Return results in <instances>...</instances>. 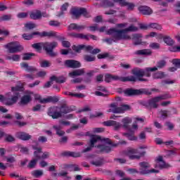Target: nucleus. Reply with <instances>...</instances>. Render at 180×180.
Returning a JSON list of instances; mask_svg holds the SVG:
<instances>
[{"instance_id":"nucleus-1","label":"nucleus","mask_w":180,"mask_h":180,"mask_svg":"<svg viewBox=\"0 0 180 180\" xmlns=\"http://www.w3.org/2000/svg\"><path fill=\"white\" fill-rule=\"evenodd\" d=\"M158 71L157 66L153 68H146L145 69H140L139 68H135L132 70L131 72L133 75L136 77L137 81L140 82H148V79L143 78V77H151L150 72H155Z\"/></svg>"},{"instance_id":"nucleus-2","label":"nucleus","mask_w":180,"mask_h":180,"mask_svg":"<svg viewBox=\"0 0 180 180\" xmlns=\"http://www.w3.org/2000/svg\"><path fill=\"white\" fill-rule=\"evenodd\" d=\"M98 141H103V143H108V144H112V141H110L108 138H101V136L98 135H91L90 136V141L89 142V147L84 149L82 153H88L94 148L95 146V144L98 143Z\"/></svg>"},{"instance_id":"nucleus-3","label":"nucleus","mask_w":180,"mask_h":180,"mask_svg":"<svg viewBox=\"0 0 180 180\" xmlns=\"http://www.w3.org/2000/svg\"><path fill=\"white\" fill-rule=\"evenodd\" d=\"M42 44L43 50L46 51V54L49 56V57H57V53L53 51L56 47L58 46V43H57V41L45 42Z\"/></svg>"},{"instance_id":"nucleus-4","label":"nucleus","mask_w":180,"mask_h":180,"mask_svg":"<svg viewBox=\"0 0 180 180\" xmlns=\"http://www.w3.org/2000/svg\"><path fill=\"white\" fill-rule=\"evenodd\" d=\"M139 30V27L134 26V25H131L127 28L124 30H118V39H123V40H131V37L127 34L129 32H137Z\"/></svg>"},{"instance_id":"nucleus-5","label":"nucleus","mask_w":180,"mask_h":180,"mask_svg":"<svg viewBox=\"0 0 180 180\" xmlns=\"http://www.w3.org/2000/svg\"><path fill=\"white\" fill-rule=\"evenodd\" d=\"M70 14L72 15L73 19H79L81 15H83L84 18H91V15L86 11V8L73 7L70 10Z\"/></svg>"},{"instance_id":"nucleus-6","label":"nucleus","mask_w":180,"mask_h":180,"mask_svg":"<svg viewBox=\"0 0 180 180\" xmlns=\"http://www.w3.org/2000/svg\"><path fill=\"white\" fill-rule=\"evenodd\" d=\"M124 94L127 95V96H136L139 95H151V91L148 89H128L124 91Z\"/></svg>"},{"instance_id":"nucleus-7","label":"nucleus","mask_w":180,"mask_h":180,"mask_svg":"<svg viewBox=\"0 0 180 180\" xmlns=\"http://www.w3.org/2000/svg\"><path fill=\"white\" fill-rule=\"evenodd\" d=\"M109 108H110L108 112L112 113H124L126 110H130L131 108L129 105H122L120 107H117V103H112L110 104Z\"/></svg>"},{"instance_id":"nucleus-8","label":"nucleus","mask_w":180,"mask_h":180,"mask_svg":"<svg viewBox=\"0 0 180 180\" xmlns=\"http://www.w3.org/2000/svg\"><path fill=\"white\" fill-rule=\"evenodd\" d=\"M119 30L117 28H110L107 31V34L111 36V39H105L104 41L108 44H112L113 41H119L123 40V38H119Z\"/></svg>"},{"instance_id":"nucleus-9","label":"nucleus","mask_w":180,"mask_h":180,"mask_svg":"<svg viewBox=\"0 0 180 180\" xmlns=\"http://www.w3.org/2000/svg\"><path fill=\"white\" fill-rule=\"evenodd\" d=\"M5 49H7L8 53L14 54L15 53H19L23 50V46L19 44L18 41L10 42L4 45Z\"/></svg>"},{"instance_id":"nucleus-10","label":"nucleus","mask_w":180,"mask_h":180,"mask_svg":"<svg viewBox=\"0 0 180 180\" xmlns=\"http://www.w3.org/2000/svg\"><path fill=\"white\" fill-rule=\"evenodd\" d=\"M139 154V149H134L133 148H129L126 151V155L129 157V160H140L141 156L146 154V152H142Z\"/></svg>"},{"instance_id":"nucleus-11","label":"nucleus","mask_w":180,"mask_h":180,"mask_svg":"<svg viewBox=\"0 0 180 180\" xmlns=\"http://www.w3.org/2000/svg\"><path fill=\"white\" fill-rule=\"evenodd\" d=\"M112 81H121L122 82H136L137 77L136 76L119 77L117 75H111Z\"/></svg>"},{"instance_id":"nucleus-12","label":"nucleus","mask_w":180,"mask_h":180,"mask_svg":"<svg viewBox=\"0 0 180 180\" xmlns=\"http://www.w3.org/2000/svg\"><path fill=\"white\" fill-rule=\"evenodd\" d=\"M19 90L18 87H12L11 91L12 92H14V95L12 96L11 98H9L7 102L6 103V105H8V106H11L12 105H15L16 102L19 100V96H20V93H19L18 91Z\"/></svg>"},{"instance_id":"nucleus-13","label":"nucleus","mask_w":180,"mask_h":180,"mask_svg":"<svg viewBox=\"0 0 180 180\" xmlns=\"http://www.w3.org/2000/svg\"><path fill=\"white\" fill-rule=\"evenodd\" d=\"M60 107L58 106L50 107L47 111L48 116H50L52 119H59V117H63L61 112L58 111Z\"/></svg>"},{"instance_id":"nucleus-14","label":"nucleus","mask_w":180,"mask_h":180,"mask_svg":"<svg viewBox=\"0 0 180 180\" xmlns=\"http://www.w3.org/2000/svg\"><path fill=\"white\" fill-rule=\"evenodd\" d=\"M32 95H33L32 91H26L25 94L21 97L19 105L20 106H26V105H29V103L32 102Z\"/></svg>"},{"instance_id":"nucleus-15","label":"nucleus","mask_w":180,"mask_h":180,"mask_svg":"<svg viewBox=\"0 0 180 180\" xmlns=\"http://www.w3.org/2000/svg\"><path fill=\"white\" fill-rule=\"evenodd\" d=\"M35 99L39 101L40 103H57L59 101V98L57 96H49L46 98H41V96H38Z\"/></svg>"},{"instance_id":"nucleus-16","label":"nucleus","mask_w":180,"mask_h":180,"mask_svg":"<svg viewBox=\"0 0 180 180\" xmlns=\"http://www.w3.org/2000/svg\"><path fill=\"white\" fill-rule=\"evenodd\" d=\"M158 102H160V101L156 96L150 99L148 102L143 103V106H146V108L148 109H157V108H158V104H157Z\"/></svg>"},{"instance_id":"nucleus-17","label":"nucleus","mask_w":180,"mask_h":180,"mask_svg":"<svg viewBox=\"0 0 180 180\" xmlns=\"http://www.w3.org/2000/svg\"><path fill=\"white\" fill-rule=\"evenodd\" d=\"M72 49L74 50V51H76V53H81V50H85L86 51H91V50H94V47L92 46H86L84 44L78 46L73 45Z\"/></svg>"},{"instance_id":"nucleus-18","label":"nucleus","mask_w":180,"mask_h":180,"mask_svg":"<svg viewBox=\"0 0 180 180\" xmlns=\"http://www.w3.org/2000/svg\"><path fill=\"white\" fill-rule=\"evenodd\" d=\"M109 144V146H106V145H98L96 147L97 148H98V150H100V151L101 153H110L112 151V147H117V144H114L112 143L111 141V144L110 143H108Z\"/></svg>"},{"instance_id":"nucleus-19","label":"nucleus","mask_w":180,"mask_h":180,"mask_svg":"<svg viewBox=\"0 0 180 180\" xmlns=\"http://www.w3.org/2000/svg\"><path fill=\"white\" fill-rule=\"evenodd\" d=\"M15 137L23 141H28L32 139V136L25 131H19L15 134Z\"/></svg>"},{"instance_id":"nucleus-20","label":"nucleus","mask_w":180,"mask_h":180,"mask_svg":"<svg viewBox=\"0 0 180 180\" xmlns=\"http://www.w3.org/2000/svg\"><path fill=\"white\" fill-rule=\"evenodd\" d=\"M65 64L69 67V68H79L81 67V63L75 60H67Z\"/></svg>"},{"instance_id":"nucleus-21","label":"nucleus","mask_w":180,"mask_h":180,"mask_svg":"<svg viewBox=\"0 0 180 180\" xmlns=\"http://www.w3.org/2000/svg\"><path fill=\"white\" fill-rule=\"evenodd\" d=\"M143 37V35L141 34H132L131 39L134 40V46H139L140 44H146V42L141 41V38Z\"/></svg>"},{"instance_id":"nucleus-22","label":"nucleus","mask_w":180,"mask_h":180,"mask_svg":"<svg viewBox=\"0 0 180 180\" xmlns=\"http://www.w3.org/2000/svg\"><path fill=\"white\" fill-rule=\"evenodd\" d=\"M33 150H35L34 152V159L37 160L39 161V160H41V155L43 154V150L41 148H37V146H32Z\"/></svg>"},{"instance_id":"nucleus-23","label":"nucleus","mask_w":180,"mask_h":180,"mask_svg":"<svg viewBox=\"0 0 180 180\" xmlns=\"http://www.w3.org/2000/svg\"><path fill=\"white\" fill-rule=\"evenodd\" d=\"M138 9L142 15H151L153 13V10L148 6H141Z\"/></svg>"},{"instance_id":"nucleus-24","label":"nucleus","mask_w":180,"mask_h":180,"mask_svg":"<svg viewBox=\"0 0 180 180\" xmlns=\"http://www.w3.org/2000/svg\"><path fill=\"white\" fill-rule=\"evenodd\" d=\"M20 65L21 68H24L27 72H36L37 71V69L35 67L29 65L27 63L23 62Z\"/></svg>"},{"instance_id":"nucleus-25","label":"nucleus","mask_w":180,"mask_h":180,"mask_svg":"<svg viewBox=\"0 0 180 180\" xmlns=\"http://www.w3.org/2000/svg\"><path fill=\"white\" fill-rule=\"evenodd\" d=\"M64 157H72L73 158H78L81 157V153L79 152H71L65 151L62 153Z\"/></svg>"},{"instance_id":"nucleus-26","label":"nucleus","mask_w":180,"mask_h":180,"mask_svg":"<svg viewBox=\"0 0 180 180\" xmlns=\"http://www.w3.org/2000/svg\"><path fill=\"white\" fill-rule=\"evenodd\" d=\"M71 108H70V107H68V105H67V104L63 103L60 105V107H59L58 109V112L60 113V115H63V114H67V113H70V112H71Z\"/></svg>"},{"instance_id":"nucleus-27","label":"nucleus","mask_w":180,"mask_h":180,"mask_svg":"<svg viewBox=\"0 0 180 180\" xmlns=\"http://www.w3.org/2000/svg\"><path fill=\"white\" fill-rule=\"evenodd\" d=\"M84 74H85V69H78L70 72L69 73V77H79L81 75H84Z\"/></svg>"},{"instance_id":"nucleus-28","label":"nucleus","mask_w":180,"mask_h":180,"mask_svg":"<svg viewBox=\"0 0 180 180\" xmlns=\"http://www.w3.org/2000/svg\"><path fill=\"white\" fill-rule=\"evenodd\" d=\"M153 52L150 49L138 50L134 52L135 56H151Z\"/></svg>"},{"instance_id":"nucleus-29","label":"nucleus","mask_w":180,"mask_h":180,"mask_svg":"<svg viewBox=\"0 0 180 180\" xmlns=\"http://www.w3.org/2000/svg\"><path fill=\"white\" fill-rule=\"evenodd\" d=\"M30 18L34 20H37L41 18V11L37 10L35 11L31 12Z\"/></svg>"},{"instance_id":"nucleus-30","label":"nucleus","mask_w":180,"mask_h":180,"mask_svg":"<svg viewBox=\"0 0 180 180\" xmlns=\"http://www.w3.org/2000/svg\"><path fill=\"white\" fill-rule=\"evenodd\" d=\"M37 36H40V37H57V32L53 31L49 32H43L42 33L39 32V34H37Z\"/></svg>"},{"instance_id":"nucleus-31","label":"nucleus","mask_w":180,"mask_h":180,"mask_svg":"<svg viewBox=\"0 0 180 180\" xmlns=\"http://www.w3.org/2000/svg\"><path fill=\"white\" fill-rule=\"evenodd\" d=\"M50 79L51 81H56L58 84H64L67 81V79L63 76L57 77L53 75L51 77Z\"/></svg>"},{"instance_id":"nucleus-32","label":"nucleus","mask_w":180,"mask_h":180,"mask_svg":"<svg viewBox=\"0 0 180 180\" xmlns=\"http://www.w3.org/2000/svg\"><path fill=\"white\" fill-rule=\"evenodd\" d=\"M167 77V74L165 72L160 71L153 74V79H162V78H165Z\"/></svg>"},{"instance_id":"nucleus-33","label":"nucleus","mask_w":180,"mask_h":180,"mask_svg":"<svg viewBox=\"0 0 180 180\" xmlns=\"http://www.w3.org/2000/svg\"><path fill=\"white\" fill-rule=\"evenodd\" d=\"M171 165L165 163L163 160L162 162H156L155 165V168H158L159 169H164V168H169Z\"/></svg>"},{"instance_id":"nucleus-34","label":"nucleus","mask_w":180,"mask_h":180,"mask_svg":"<svg viewBox=\"0 0 180 180\" xmlns=\"http://www.w3.org/2000/svg\"><path fill=\"white\" fill-rule=\"evenodd\" d=\"M64 95H68V96H74L75 98H78L79 99L85 98V95L81 93L77 94V93H72L70 91H65Z\"/></svg>"},{"instance_id":"nucleus-35","label":"nucleus","mask_w":180,"mask_h":180,"mask_svg":"<svg viewBox=\"0 0 180 180\" xmlns=\"http://www.w3.org/2000/svg\"><path fill=\"white\" fill-rule=\"evenodd\" d=\"M139 166L141 167L140 172H142V171H148V168L151 167V165H150V163H148V162H139Z\"/></svg>"},{"instance_id":"nucleus-36","label":"nucleus","mask_w":180,"mask_h":180,"mask_svg":"<svg viewBox=\"0 0 180 180\" xmlns=\"http://www.w3.org/2000/svg\"><path fill=\"white\" fill-rule=\"evenodd\" d=\"M37 34H40V32H34L31 34H23L22 39H24V40H32V38L34 37V36H37Z\"/></svg>"},{"instance_id":"nucleus-37","label":"nucleus","mask_w":180,"mask_h":180,"mask_svg":"<svg viewBox=\"0 0 180 180\" xmlns=\"http://www.w3.org/2000/svg\"><path fill=\"white\" fill-rule=\"evenodd\" d=\"M83 58L86 63H92V61H95L96 60V57H95V56L89 54L84 55Z\"/></svg>"},{"instance_id":"nucleus-38","label":"nucleus","mask_w":180,"mask_h":180,"mask_svg":"<svg viewBox=\"0 0 180 180\" xmlns=\"http://www.w3.org/2000/svg\"><path fill=\"white\" fill-rule=\"evenodd\" d=\"M123 135L126 136V137L127 138L128 140H131V141L137 140V137H136L134 136V131H131L130 129H129V133L123 134Z\"/></svg>"},{"instance_id":"nucleus-39","label":"nucleus","mask_w":180,"mask_h":180,"mask_svg":"<svg viewBox=\"0 0 180 180\" xmlns=\"http://www.w3.org/2000/svg\"><path fill=\"white\" fill-rule=\"evenodd\" d=\"M122 122L123 123L122 127H124V129H127V130H130V128L129 127V124L131 123V120L129 117H125L122 119Z\"/></svg>"},{"instance_id":"nucleus-40","label":"nucleus","mask_w":180,"mask_h":180,"mask_svg":"<svg viewBox=\"0 0 180 180\" xmlns=\"http://www.w3.org/2000/svg\"><path fill=\"white\" fill-rule=\"evenodd\" d=\"M101 5L103 6V8L115 6V4H113V2L110 1V0H102Z\"/></svg>"},{"instance_id":"nucleus-41","label":"nucleus","mask_w":180,"mask_h":180,"mask_svg":"<svg viewBox=\"0 0 180 180\" xmlns=\"http://www.w3.org/2000/svg\"><path fill=\"white\" fill-rule=\"evenodd\" d=\"M163 41L167 44V46H174L175 41H174L173 39L169 36H165Z\"/></svg>"},{"instance_id":"nucleus-42","label":"nucleus","mask_w":180,"mask_h":180,"mask_svg":"<svg viewBox=\"0 0 180 180\" xmlns=\"http://www.w3.org/2000/svg\"><path fill=\"white\" fill-rule=\"evenodd\" d=\"M165 65H167V61L165 60H160L157 62L156 68H158V70H161L164 68Z\"/></svg>"},{"instance_id":"nucleus-43","label":"nucleus","mask_w":180,"mask_h":180,"mask_svg":"<svg viewBox=\"0 0 180 180\" xmlns=\"http://www.w3.org/2000/svg\"><path fill=\"white\" fill-rule=\"evenodd\" d=\"M39 64L41 68H47L51 65V63L50 61L44 60H40Z\"/></svg>"},{"instance_id":"nucleus-44","label":"nucleus","mask_w":180,"mask_h":180,"mask_svg":"<svg viewBox=\"0 0 180 180\" xmlns=\"http://www.w3.org/2000/svg\"><path fill=\"white\" fill-rule=\"evenodd\" d=\"M158 172H160L159 170L155 169H152L150 170H143L142 172H139V174L141 175H146L147 174H153V173H155V174H158Z\"/></svg>"},{"instance_id":"nucleus-45","label":"nucleus","mask_w":180,"mask_h":180,"mask_svg":"<svg viewBox=\"0 0 180 180\" xmlns=\"http://www.w3.org/2000/svg\"><path fill=\"white\" fill-rule=\"evenodd\" d=\"M122 6H127V10L128 11H133L134 9V4L133 3H129L127 1H123L122 3Z\"/></svg>"},{"instance_id":"nucleus-46","label":"nucleus","mask_w":180,"mask_h":180,"mask_svg":"<svg viewBox=\"0 0 180 180\" xmlns=\"http://www.w3.org/2000/svg\"><path fill=\"white\" fill-rule=\"evenodd\" d=\"M36 54L34 53H26L23 54L22 60L24 61L28 60H32V57H34Z\"/></svg>"},{"instance_id":"nucleus-47","label":"nucleus","mask_w":180,"mask_h":180,"mask_svg":"<svg viewBox=\"0 0 180 180\" xmlns=\"http://www.w3.org/2000/svg\"><path fill=\"white\" fill-rule=\"evenodd\" d=\"M37 161H38L37 159H34V158L31 160L27 165V168H29L30 169H32V168H35L36 165H37Z\"/></svg>"},{"instance_id":"nucleus-48","label":"nucleus","mask_w":180,"mask_h":180,"mask_svg":"<svg viewBox=\"0 0 180 180\" xmlns=\"http://www.w3.org/2000/svg\"><path fill=\"white\" fill-rule=\"evenodd\" d=\"M70 4L68 3H65L62 6H61V11L57 15V16H63L64 15V11H67L68 6Z\"/></svg>"},{"instance_id":"nucleus-49","label":"nucleus","mask_w":180,"mask_h":180,"mask_svg":"<svg viewBox=\"0 0 180 180\" xmlns=\"http://www.w3.org/2000/svg\"><path fill=\"white\" fill-rule=\"evenodd\" d=\"M32 175L34 176L35 178H39V176H41L43 175V171L42 170H34L32 172Z\"/></svg>"},{"instance_id":"nucleus-50","label":"nucleus","mask_w":180,"mask_h":180,"mask_svg":"<svg viewBox=\"0 0 180 180\" xmlns=\"http://www.w3.org/2000/svg\"><path fill=\"white\" fill-rule=\"evenodd\" d=\"M149 47L150 49H153V50H158L160 49L161 45H160V44L157 42H152L150 44Z\"/></svg>"},{"instance_id":"nucleus-51","label":"nucleus","mask_w":180,"mask_h":180,"mask_svg":"<svg viewBox=\"0 0 180 180\" xmlns=\"http://www.w3.org/2000/svg\"><path fill=\"white\" fill-rule=\"evenodd\" d=\"M49 26H53L54 27H60L61 22L58 20H50L49 22Z\"/></svg>"},{"instance_id":"nucleus-52","label":"nucleus","mask_w":180,"mask_h":180,"mask_svg":"<svg viewBox=\"0 0 180 180\" xmlns=\"http://www.w3.org/2000/svg\"><path fill=\"white\" fill-rule=\"evenodd\" d=\"M149 27H150L151 29H155L156 30H161L162 29V27L157 23L149 24Z\"/></svg>"},{"instance_id":"nucleus-53","label":"nucleus","mask_w":180,"mask_h":180,"mask_svg":"<svg viewBox=\"0 0 180 180\" xmlns=\"http://www.w3.org/2000/svg\"><path fill=\"white\" fill-rule=\"evenodd\" d=\"M70 171H81V168L78 165H70L68 166Z\"/></svg>"},{"instance_id":"nucleus-54","label":"nucleus","mask_w":180,"mask_h":180,"mask_svg":"<svg viewBox=\"0 0 180 180\" xmlns=\"http://www.w3.org/2000/svg\"><path fill=\"white\" fill-rule=\"evenodd\" d=\"M43 44H44V43L42 42V43H36V44H33L32 45V47L33 48V49H35V50H41V47L43 48Z\"/></svg>"},{"instance_id":"nucleus-55","label":"nucleus","mask_w":180,"mask_h":180,"mask_svg":"<svg viewBox=\"0 0 180 180\" xmlns=\"http://www.w3.org/2000/svg\"><path fill=\"white\" fill-rule=\"evenodd\" d=\"M12 15H4L0 17V22H4L5 20H11Z\"/></svg>"},{"instance_id":"nucleus-56","label":"nucleus","mask_w":180,"mask_h":180,"mask_svg":"<svg viewBox=\"0 0 180 180\" xmlns=\"http://www.w3.org/2000/svg\"><path fill=\"white\" fill-rule=\"evenodd\" d=\"M158 98V101H159V102H160V101H164L165 99H169V98H171V96L168 95V94H164L160 96H156Z\"/></svg>"},{"instance_id":"nucleus-57","label":"nucleus","mask_w":180,"mask_h":180,"mask_svg":"<svg viewBox=\"0 0 180 180\" xmlns=\"http://www.w3.org/2000/svg\"><path fill=\"white\" fill-rule=\"evenodd\" d=\"M14 123L18 127H23L26 126V124H27V122H20L19 120L14 121Z\"/></svg>"},{"instance_id":"nucleus-58","label":"nucleus","mask_w":180,"mask_h":180,"mask_svg":"<svg viewBox=\"0 0 180 180\" xmlns=\"http://www.w3.org/2000/svg\"><path fill=\"white\" fill-rule=\"evenodd\" d=\"M169 51H172V53H176L180 51V46H170L169 48Z\"/></svg>"},{"instance_id":"nucleus-59","label":"nucleus","mask_w":180,"mask_h":180,"mask_svg":"<svg viewBox=\"0 0 180 180\" xmlns=\"http://www.w3.org/2000/svg\"><path fill=\"white\" fill-rule=\"evenodd\" d=\"M172 63L175 65V67H176V68H180V59H173Z\"/></svg>"},{"instance_id":"nucleus-60","label":"nucleus","mask_w":180,"mask_h":180,"mask_svg":"<svg viewBox=\"0 0 180 180\" xmlns=\"http://www.w3.org/2000/svg\"><path fill=\"white\" fill-rule=\"evenodd\" d=\"M115 123H116V121L108 120V121L104 122L103 124H104V126L110 127V126H113Z\"/></svg>"},{"instance_id":"nucleus-61","label":"nucleus","mask_w":180,"mask_h":180,"mask_svg":"<svg viewBox=\"0 0 180 180\" xmlns=\"http://www.w3.org/2000/svg\"><path fill=\"white\" fill-rule=\"evenodd\" d=\"M5 141H7L8 143H12L15 141V138L11 135H7L5 138Z\"/></svg>"},{"instance_id":"nucleus-62","label":"nucleus","mask_w":180,"mask_h":180,"mask_svg":"<svg viewBox=\"0 0 180 180\" xmlns=\"http://www.w3.org/2000/svg\"><path fill=\"white\" fill-rule=\"evenodd\" d=\"M28 15L29 14L25 12L19 13L18 14V18H19V19H25V18H27Z\"/></svg>"},{"instance_id":"nucleus-63","label":"nucleus","mask_w":180,"mask_h":180,"mask_svg":"<svg viewBox=\"0 0 180 180\" xmlns=\"http://www.w3.org/2000/svg\"><path fill=\"white\" fill-rule=\"evenodd\" d=\"M26 29H29V30H32V29H34L36 27V24L34 23H27L25 24Z\"/></svg>"},{"instance_id":"nucleus-64","label":"nucleus","mask_w":180,"mask_h":180,"mask_svg":"<svg viewBox=\"0 0 180 180\" xmlns=\"http://www.w3.org/2000/svg\"><path fill=\"white\" fill-rule=\"evenodd\" d=\"M67 141H68V136H63L59 140L60 144H66Z\"/></svg>"}]
</instances>
